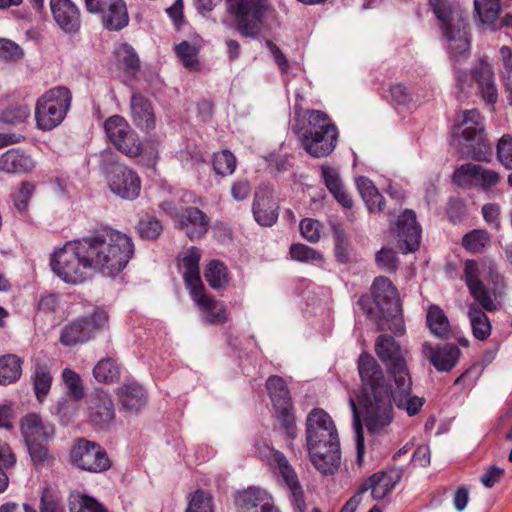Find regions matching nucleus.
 I'll list each match as a JSON object with an SVG mask.
<instances>
[{
  "mask_svg": "<svg viewBox=\"0 0 512 512\" xmlns=\"http://www.w3.org/2000/svg\"><path fill=\"white\" fill-rule=\"evenodd\" d=\"M357 368L361 381L357 400L369 432L379 433L390 425L393 420V402L409 416L420 412L424 399L411 395L410 374L394 380L395 388L392 389L372 355L362 353Z\"/></svg>",
  "mask_w": 512,
  "mask_h": 512,
  "instance_id": "nucleus-1",
  "label": "nucleus"
},
{
  "mask_svg": "<svg viewBox=\"0 0 512 512\" xmlns=\"http://www.w3.org/2000/svg\"><path fill=\"white\" fill-rule=\"evenodd\" d=\"M481 276L494 283H497L500 279L497 266L491 260L477 262L470 259L464 262L462 279L474 299V302L467 304L466 315L473 336L479 341H485L492 333V325L485 311L498 310V304L495 301L493 291L484 285Z\"/></svg>",
  "mask_w": 512,
  "mask_h": 512,
  "instance_id": "nucleus-2",
  "label": "nucleus"
},
{
  "mask_svg": "<svg viewBox=\"0 0 512 512\" xmlns=\"http://www.w3.org/2000/svg\"><path fill=\"white\" fill-rule=\"evenodd\" d=\"M93 271L107 276L121 272L134 253L131 238L114 229L105 228L81 238Z\"/></svg>",
  "mask_w": 512,
  "mask_h": 512,
  "instance_id": "nucleus-3",
  "label": "nucleus"
},
{
  "mask_svg": "<svg viewBox=\"0 0 512 512\" xmlns=\"http://www.w3.org/2000/svg\"><path fill=\"white\" fill-rule=\"evenodd\" d=\"M429 2L438 19L440 33L446 41L448 53L455 60L467 58L470 54L468 13L447 0H429Z\"/></svg>",
  "mask_w": 512,
  "mask_h": 512,
  "instance_id": "nucleus-4",
  "label": "nucleus"
},
{
  "mask_svg": "<svg viewBox=\"0 0 512 512\" xmlns=\"http://www.w3.org/2000/svg\"><path fill=\"white\" fill-rule=\"evenodd\" d=\"M306 123L298 131L303 149L314 158L329 156L336 148L338 129L329 116L319 110H309Z\"/></svg>",
  "mask_w": 512,
  "mask_h": 512,
  "instance_id": "nucleus-5",
  "label": "nucleus"
},
{
  "mask_svg": "<svg viewBox=\"0 0 512 512\" xmlns=\"http://www.w3.org/2000/svg\"><path fill=\"white\" fill-rule=\"evenodd\" d=\"M50 265L61 280L73 285L85 282L93 271L81 238L68 241L55 251Z\"/></svg>",
  "mask_w": 512,
  "mask_h": 512,
  "instance_id": "nucleus-6",
  "label": "nucleus"
},
{
  "mask_svg": "<svg viewBox=\"0 0 512 512\" xmlns=\"http://www.w3.org/2000/svg\"><path fill=\"white\" fill-rule=\"evenodd\" d=\"M71 100V93L65 87H55L44 93L35 107L37 127L44 131L57 127L64 120Z\"/></svg>",
  "mask_w": 512,
  "mask_h": 512,
  "instance_id": "nucleus-7",
  "label": "nucleus"
},
{
  "mask_svg": "<svg viewBox=\"0 0 512 512\" xmlns=\"http://www.w3.org/2000/svg\"><path fill=\"white\" fill-rule=\"evenodd\" d=\"M372 291L380 317L387 321H394L395 327L389 326L388 329L403 334L404 326L400 319L401 304L397 289L393 286L392 282L386 277H377L373 282Z\"/></svg>",
  "mask_w": 512,
  "mask_h": 512,
  "instance_id": "nucleus-8",
  "label": "nucleus"
},
{
  "mask_svg": "<svg viewBox=\"0 0 512 512\" xmlns=\"http://www.w3.org/2000/svg\"><path fill=\"white\" fill-rule=\"evenodd\" d=\"M458 130L464 145L469 149L468 153L471 158L476 161H487L483 117L479 111L472 109L463 112V118Z\"/></svg>",
  "mask_w": 512,
  "mask_h": 512,
  "instance_id": "nucleus-9",
  "label": "nucleus"
},
{
  "mask_svg": "<svg viewBox=\"0 0 512 512\" xmlns=\"http://www.w3.org/2000/svg\"><path fill=\"white\" fill-rule=\"evenodd\" d=\"M108 323L106 311L96 310L89 318H79L65 325L60 334L64 346L82 344L92 339Z\"/></svg>",
  "mask_w": 512,
  "mask_h": 512,
  "instance_id": "nucleus-10",
  "label": "nucleus"
},
{
  "mask_svg": "<svg viewBox=\"0 0 512 512\" xmlns=\"http://www.w3.org/2000/svg\"><path fill=\"white\" fill-rule=\"evenodd\" d=\"M334 440H339V436L330 415L323 409H313L306 419V447L310 448L316 457H319V443L328 441L331 446L335 447V444L331 442Z\"/></svg>",
  "mask_w": 512,
  "mask_h": 512,
  "instance_id": "nucleus-11",
  "label": "nucleus"
},
{
  "mask_svg": "<svg viewBox=\"0 0 512 512\" xmlns=\"http://www.w3.org/2000/svg\"><path fill=\"white\" fill-rule=\"evenodd\" d=\"M456 79L459 89L464 92L476 82L482 98L489 104L496 103L498 90L495 83L494 72L491 65L485 60H480L472 70L471 75L460 69H456Z\"/></svg>",
  "mask_w": 512,
  "mask_h": 512,
  "instance_id": "nucleus-12",
  "label": "nucleus"
},
{
  "mask_svg": "<svg viewBox=\"0 0 512 512\" xmlns=\"http://www.w3.org/2000/svg\"><path fill=\"white\" fill-rule=\"evenodd\" d=\"M104 130L109 141L128 157H137L142 152L138 135L128 122L119 115L109 117L104 122Z\"/></svg>",
  "mask_w": 512,
  "mask_h": 512,
  "instance_id": "nucleus-13",
  "label": "nucleus"
},
{
  "mask_svg": "<svg viewBox=\"0 0 512 512\" xmlns=\"http://www.w3.org/2000/svg\"><path fill=\"white\" fill-rule=\"evenodd\" d=\"M71 459L79 469L100 473L110 468L105 450L97 443L80 439L71 450Z\"/></svg>",
  "mask_w": 512,
  "mask_h": 512,
  "instance_id": "nucleus-14",
  "label": "nucleus"
},
{
  "mask_svg": "<svg viewBox=\"0 0 512 512\" xmlns=\"http://www.w3.org/2000/svg\"><path fill=\"white\" fill-rule=\"evenodd\" d=\"M107 185L111 193L123 199L133 201L141 192V180L131 168L118 164L107 174Z\"/></svg>",
  "mask_w": 512,
  "mask_h": 512,
  "instance_id": "nucleus-15",
  "label": "nucleus"
},
{
  "mask_svg": "<svg viewBox=\"0 0 512 512\" xmlns=\"http://www.w3.org/2000/svg\"><path fill=\"white\" fill-rule=\"evenodd\" d=\"M375 352L393 381L410 374L401 347L393 337L380 335L375 341Z\"/></svg>",
  "mask_w": 512,
  "mask_h": 512,
  "instance_id": "nucleus-16",
  "label": "nucleus"
},
{
  "mask_svg": "<svg viewBox=\"0 0 512 512\" xmlns=\"http://www.w3.org/2000/svg\"><path fill=\"white\" fill-rule=\"evenodd\" d=\"M266 388L273 402L275 409L284 417L283 425L290 438L296 436V426L292 416L289 414L291 398L284 380L279 376H271L266 382Z\"/></svg>",
  "mask_w": 512,
  "mask_h": 512,
  "instance_id": "nucleus-17",
  "label": "nucleus"
},
{
  "mask_svg": "<svg viewBox=\"0 0 512 512\" xmlns=\"http://www.w3.org/2000/svg\"><path fill=\"white\" fill-rule=\"evenodd\" d=\"M52 17L58 28L66 34H75L81 28V12L71 0H50Z\"/></svg>",
  "mask_w": 512,
  "mask_h": 512,
  "instance_id": "nucleus-18",
  "label": "nucleus"
},
{
  "mask_svg": "<svg viewBox=\"0 0 512 512\" xmlns=\"http://www.w3.org/2000/svg\"><path fill=\"white\" fill-rule=\"evenodd\" d=\"M190 296L197 304L205 323L221 325L228 321L227 309L224 303L206 294L204 287L194 290L190 293Z\"/></svg>",
  "mask_w": 512,
  "mask_h": 512,
  "instance_id": "nucleus-19",
  "label": "nucleus"
},
{
  "mask_svg": "<svg viewBox=\"0 0 512 512\" xmlns=\"http://www.w3.org/2000/svg\"><path fill=\"white\" fill-rule=\"evenodd\" d=\"M397 236L400 248L405 252L418 249L421 238V228L416 221L413 210H405L397 221Z\"/></svg>",
  "mask_w": 512,
  "mask_h": 512,
  "instance_id": "nucleus-20",
  "label": "nucleus"
},
{
  "mask_svg": "<svg viewBox=\"0 0 512 512\" xmlns=\"http://www.w3.org/2000/svg\"><path fill=\"white\" fill-rule=\"evenodd\" d=\"M272 460L277 464L279 474L290 491L295 507L300 512H304L306 507L304 492L294 468L290 465L285 455L279 451L273 453Z\"/></svg>",
  "mask_w": 512,
  "mask_h": 512,
  "instance_id": "nucleus-21",
  "label": "nucleus"
},
{
  "mask_svg": "<svg viewBox=\"0 0 512 512\" xmlns=\"http://www.w3.org/2000/svg\"><path fill=\"white\" fill-rule=\"evenodd\" d=\"M272 460L277 464L279 474L290 491L295 507L300 512H304L306 507L304 492L294 468L290 465L285 455L279 451L273 453Z\"/></svg>",
  "mask_w": 512,
  "mask_h": 512,
  "instance_id": "nucleus-22",
  "label": "nucleus"
},
{
  "mask_svg": "<svg viewBox=\"0 0 512 512\" xmlns=\"http://www.w3.org/2000/svg\"><path fill=\"white\" fill-rule=\"evenodd\" d=\"M422 354L437 371L448 372L456 366L460 349L453 344H445L442 347L434 348L429 342H425L422 345Z\"/></svg>",
  "mask_w": 512,
  "mask_h": 512,
  "instance_id": "nucleus-23",
  "label": "nucleus"
},
{
  "mask_svg": "<svg viewBox=\"0 0 512 512\" xmlns=\"http://www.w3.org/2000/svg\"><path fill=\"white\" fill-rule=\"evenodd\" d=\"M331 442L335 444V447L331 446V443H328V441L319 443V457H316L313 451L307 448L312 464L323 475H333L340 466V442L339 440Z\"/></svg>",
  "mask_w": 512,
  "mask_h": 512,
  "instance_id": "nucleus-24",
  "label": "nucleus"
},
{
  "mask_svg": "<svg viewBox=\"0 0 512 512\" xmlns=\"http://www.w3.org/2000/svg\"><path fill=\"white\" fill-rule=\"evenodd\" d=\"M401 479V470L390 469L389 471H380L373 474L360 487V492L365 493L371 490V496L374 500L383 499L390 493Z\"/></svg>",
  "mask_w": 512,
  "mask_h": 512,
  "instance_id": "nucleus-25",
  "label": "nucleus"
},
{
  "mask_svg": "<svg viewBox=\"0 0 512 512\" xmlns=\"http://www.w3.org/2000/svg\"><path fill=\"white\" fill-rule=\"evenodd\" d=\"M102 24L109 31H119L129 23V15L124 0H100Z\"/></svg>",
  "mask_w": 512,
  "mask_h": 512,
  "instance_id": "nucleus-26",
  "label": "nucleus"
},
{
  "mask_svg": "<svg viewBox=\"0 0 512 512\" xmlns=\"http://www.w3.org/2000/svg\"><path fill=\"white\" fill-rule=\"evenodd\" d=\"M200 258V250L196 247H190L179 258V268L189 293L204 287L200 278Z\"/></svg>",
  "mask_w": 512,
  "mask_h": 512,
  "instance_id": "nucleus-27",
  "label": "nucleus"
},
{
  "mask_svg": "<svg viewBox=\"0 0 512 512\" xmlns=\"http://www.w3.org/2000/svg\"><path fill=\"white\" fill-rule=\"evenodd\" d=\"M21 433L25 443L47 442L54 435V426L31 413L21 420Z\"/></svg>",
  "mask_w": 512,
  "mask_h": 512,
  "instance_id": "nucleus-28",
  "label": "nucleus"
},
{
  "mask_svg": "<svg viewBox=\"0 0 512 512\" xmlns=\"http://www.w3.org/2000/svg\"><path fill=\"white\" fill-rule=\"evenodd\" d=\"M88 414L90 420L97 425L109 424L114 419V405L107 393L96 391L89 398Z\"/></svg>",
  "mask_w": 512,
  "mask_h": 512,
  "instance_id": "nucleus-29",
  "label": "nucleus"
},
{
  "mask_svg": "<svg viewBox=\"0 0 512 512\" xmlns=\"http://www.w3.org/2000/svg\"><path fill=\"white\" fill-rule=\"evenodd\" d=\"M179 227L190 239L202 237L208 230L209 219L196 207L185 208L178 219Z\"/></svg>",
  "mask_w": 512,
  "mask_h": 512,
  "instance_id": "nucleus-30",
  "label": "nucleus"
},
{
  "mask_svg": "<svg viewBox=\"0 0 512 512\" xmlns=\"http://www.w3.org/2000/svg\"><path fill=\"white\" fill-rule=\"evenodd\" d=\"M35 168L32 157L20 149H9L0 155V172L27 173Z\"/></svg>",
  "mask_w": 512,
  "mask_h": 512,
  "instance_id": "nucleus-31",
  "label": "nucleus"
},
{
  "mask_svg": "<svg viewBox=\"0 0 512 512\" xmlns=\"http://www.w3.org/2000/svg\"><path fill=\"white\" fill-rule=\"evenodd\" d=\"M134 124L142 130L155 128L156 119L151 103L141 94H133L130 102Z\"/></svg>",
  "mask_w": 512,
  "mask_h": 512,
  "instance_id": "nucleus-32",
  "label": "nucleus"
},
{
  "mask_svg": "<svg viewBox=\"0 0 512 512\" xmlns=\"http://www.w3.org/2000/svg\"><path fill=\"white\" fill-rule=\"evenodd\" d=\"M117 395L122 408L129 413H138L147 402L144 389L136 383L123 384Z\"/></svg>",
  "mask_w": 512,
  "mask_h": 512,
  "instance_id": "nucleus-33",
  "label": "nucleus"
},
{
  "mask_svg": "<svg viewBox=\"0 0 512 512\" xmlns=\"http://www.w3.org/2000/svg\"><path fill=\"white\" fill-rule=\"evenodd\" d=\"M356 185L368 210L372 213H381L384 209V197L373 182L367 177L361 176L357 178Z\"/></svg>",
  "mask_w": 512,
  "mask_h": 512,
  "instance_id": "nucleus-34",
  "label": "nucleus"
},
{
  "mask_svg": "<svg viewBox=\"0 0 512 512\" xmlns=\"http://www.w3.org/2000/svg\"><path fill=\"white\" fill-rule=\"evenodd\" d=\"M325 184L334 198L345 208H351L353 201L344 190L338 171L328 165L322 166Z\"/></svg>",
  "mask_w": 512,
  "mask_h": 512,
  "instance_id": "nucleus-35",
  "label": "nucleus"
},
{
  "mask_svg": "<svg viewBox=\"0 0 512 512\" xmlns=\"http://www.w3.org/2000/svg\"><path fill=\"white\" fill-rule=\"evenodd\" d=\"M253 213L255 220L262 226H272L278 218L276 203L264 196H256Z\"/></svg>",
  "mask_w": 512,
  "mask_h": 512,
  "instance_id": "nucleus-36",
  "label": "nucleus"
},
{
  "mask_svg": "<svg viewBox=\"0 0 512 512\" xmlns=\"http://www.w3.org/2000/svg\"><path fill=\"white\" fill-rule=\"evenodd\" d=\"M430 332L438 338H447L450 333V323L444 311L437 305H431L426 316Z\"/></svg>",
  "mask_w": 512,
  "mask_h": 512,
  "instance_id": "nucleus-37",
  "label": "nucleus"
},
{
  "mask_svg": "<svg viewBox=\"0 0 512 512\" xmlns=\"http://www.w3.org/2000/svg\"><path fill=\"white\" fill-rule=\"evenodd\" d=\"M22 374V361L13 354L0 356V384L16 382Z\"/></svg>",
  "mask_w": 512,
  "mask_h": 512,
  "instance_id": "nucleus-38",
  "label": "nucleus"
},
{
  "mask_svg": "<svg viewBox=\"0 0 512 512\" xmlns=\"http://www.w3.org/2000/svg\"><path fill=\"white\" fill-rule=\"evenodd\" d=\"M237 505L242 512L260 509L263 503H271L268 493L260 488H248L240 492L236 498Z\"/></svg>",
  "mask_w": 512,
  "mask_h": 512,
  "instance_id": "nucleus-39",
  "label": "nucleus"
},
{
  "mask_svg": "<svg viewBox=\"0 0 512 512\" xmlns=\"http://www.w3.org/2000/svg\"><path fill=\"white\" fill-rule=\"evenodd\" d=\"M204 276L213 289H223L229 283L227 267L218 260H213L207 265Z\"/></svg>",
  "mask_w": 512,
  "mask_h": 512,
  "instance_id": "nucleus-40",
  "label": "nucleus"
},
{
  "mask_svg": "<svg viewBox=\"0 0 512 512\" xmlns=\"http://www.w3.org/2000/svg\"><path fill=\"white\" fill-rule=\"evenodd\" d=\"M81 400L64 395L57 401L54 407V414L61 423L68 424L78 415Z\"/></svg>",
  "mask_w": 512,
  "mask_h": 512,
  "instance_id": "nucleus-41",
  "label": "nucleus"
},
{
  "mask_svg": "<svg viewBox=\"0 0 512 512\" xmlns=\"http://www.w3.org/2000/svg\"><path fill=\"white\" fill-rule=\"evenodd\" d=\"M491 244L487 231L475 229L465 234L462 239L463 247L471 253H481Z\"/></svg>",
  "mask_w": 512,
  "mask_h": 512,
  "instance_id": "nucleus-42",
  "label": "nucleus"
},
{
  "mask_svg": "<svg viewBox=\"0 0 512 512\" xmlns=\"http://www.w3.org/2000/svg\"><path fill=\"white\" fill-rule=\"evenodd\" d=\"M95 379L103 383H113L120 377V369L110 358L100 360L93 369Z\"/></svg>",
  "mask_w": 512,
  "mask_h": 512,
  "instance_id": "nucleus-43",
  "label": "nucleus"
},
{
  "mask_svg": "<svg viewBox=\"0 0 512 512\" xmlns=\"http://www.w3.org/2000/svg\"><path fill=\"white\" fill-rule=\"evenodd\" d=\"M475 10L484 24H493L499 16L500 0H474Z\"/></svg>",
  "mask_w": 512,
  "mask_h": 512,
  "instance_id": "nucleus-44",
  "label": "nucleus"
},
{
  "mask_svg": "<svg viewBox=\"0 0 512 512\" xmlns=\"http://www.w3.org/2000/svg\"><path fill=\"white\" fill-rule=\"evenodd\" d=\"M70 512H107L106 509L93 497L84 494L70 496Z\"/></svg>",
  "mask_w": 512,
  "mask_h": 512,
  "instance_id": "nucleus-45",
  "label": "nucleus"
},
{
  "mask_svg": "<svg viewBox=\"0 0 512 512\" xmlns=\"http://www.w3.org/2000/svg\"><path fill=\"white\" fill-rule=\"evenodd\" d=\"M479 165L467 163L461 165L453 173V182L460 187L476 186Z\"/></svg>",
  "mask_w": 512,
  "mask_h": 512,
  "instance_id": "nucleus-46",
  "label": "nucleus"
},
{
  "mask_svg": "<svg viewBox=\"0 0 512 512\" xmlns=\"http://www.w3.org/2000/svg\"><path fill=\"white\" fill-rule=\"evenodd\" d=\"M236 164V157L229 150H222L213 156V169L218 175H231L236 169Z\"/></svg>",
  "mask_w": 512,
  "mask_h": 512,
  "instance_id": "nucleus-47",
  "label": "nucleus"
},
{
  "mask_svg": "<svg viewBox=\"0 0 512 512\" xmlns=\"http://www.w3.org/2000/svg\"><path fill=\"white\" fill-rule=\"evenodd\" d=\"M175 51L187 69L191 71L198 69V48L195 45L183 41L175 47Z\"/></svg>",
  "mask_w": 512,
  "mask_h": 512,
  "instance_id": "nucleus-48",
  "label": "nucleus"
},
{
  "mask_svg": "<svg viewBox=\"0 0 512 512\" xmlns=\"http://www.w3.org/2000/svg\"><path fill=\"white\" fill-rule=\"evenodd\" d=\"M62 379L66 387V396L83 399L85 392L78 373L70 368L62 371Z\"/></svg>",
  "mask_w": 512,
  "mask_h": 512,
  "instance_id": "nucleus-49",
  "label": "nucleus"
},
{
  "mask_svg": "<svg viewBox=\"0 0 512 512\" xmlns=\"http://www.w3.org/2000/svg\"><path fill=\"white\" fill-rule=\"evenodd\" d=\"M15 461L10 447L6 443L0 442V493L8 487L7 470L15 464Z\"/></svg>",
  "mask_w": 512,
  "mask_h": 512,
  "instance_id": "nucleus-50",
  "label": "nucleus"
},
{
  "mask_svg": "<svg viewBox=\"0 0 512 512\" xmlns=\"http://www.w3.org/2000/svg\"><path fill=\"white\" fill-rule=\"evenodd\" d=\"M30 107L26 104H19L4 110L0 115V123L16 125L24 122L30 115Z\"/></svg>",
  "mask_w": 512,
  "mask_h": 512,
  "instance_id": "nucleus-51",
  "label": "nucleus"
},
{
  "mask_svg": "<svg viewBox=\"0 0 512 512\" xmlns=\"http://www.w3.org/2000/svg\"><path fill=\"white\" fill-rule=\"evenodd\" d=\"M33 379L36 397L42 402L51 388L52 377L45 367L38 366Z\"/></svg>",
  "mask_w": 512,
  "mask_h": 512,
  "instance_id": "nucleus-52",
  "label": "nucleus"
},
{
  "mask_svg": "<svg viewBox=\"0 0 512 512\" xmlns=\"http://www.w3.org/2000/svg\"><path fill=\"white\" fill-rule=\"evenodd\" d=\"M349 405H350L352 413H353V428H354V433H355L357 458H358V461L361 462L362 457L365 452L363 428H362L357 404L352 397L349 399Z\"/></svg>",
  "mask_w": 512,
  "mask_h": 512,
  "instance_id": "nucleus-53",
  "label": "nucleus"
},
{
  "mask_svg": "<svg viewBox=\"0 0 512 512\" xmlns=\"http://www.w3.org/2000/svg\"><path fill=\"white\" fill-rule=\"evenodd\" d=\"M289 252L291 258L299 262L321 261L323 259L320 252L301 243L292 244Z\"/></svg>",
  "mask_w": 512,
  "mask_h": 512,
  "instance_id": "nucleus-54",
  "label": "nucleus"
},
{
  "mask_svg": "<svg viewBox=\"0 0 512 512\" xmlns=\"http://www.w3.org/2000/svg\"><path fill=\"white\" fill-rule=\"evenodd\" d=\"M186 512H213L212 496L202 490L196 491L190 499Z\"/></svg>",
  "mask_w": 512,
  "mask_h": 512,
  "instance_id": "nucleus-55",
  "label": "nucleus"
},
{
  "mask_svg": "<svg viewBox=\"0 0 512 512\" xmlns=\"http://www.w3.org/2000/svg\"><path fill=\"white\" fill-rule=\"evenodd\" d=\"M497 159L509 170H512V136L504 134L497 143Z\"/></svg>",
  "mask_w": 512,
  "mask_h": 512,
  "instance_id": "nucleus-56",
  "label": "nucleus"
},
{
  "mask_svg": "<svg viewBox=\"0 0 512 512\" xmlns=\"http://www.w3.org/2000/svg\"><path fill=\"white\" fill-rule=\"evenodd\" d=\"M300 232L303 238L310 243H317L321 238L322 224L312 218H304L300 222Z\"/></svg>",
  "mask_w": 512,
  "mask_h": 512,
  "instance_id": "nucleus-57",
  "label": "nucleus"
},
{
  "mask_svg": "<svg viewBox=\"0 0 512 512\" xmlns=\"http://www.w3.org/2000/svg\"><path fill=\"white\" fill-rule=\"evenodd\" d=\"M34 186L29 182H24L14 195L15 208L23 213L27 210L30 198L33 194Z\"/></svg>",
  "mask_w": 512,
  "mask_h": 512,
  "instance_id": "nucleus-58",
  "label": "nucleus"
},
{
  "mask_svg": "<svg viewBox=\"0 0 512 512\" xmlns=\"http://www.w3.org/2000/svg\"><path fill=\"white\" fill-rule=\"evenodd\" d=\"M500 178V174L497 171L486 169L479 165L476 186L481 187L483 190H489L499 183Z\"/></svg>",
  "mask_w": 512,
  "mask_h": 512,
  "instance_id": "nucleus-59",
  "label": "nucleus"
},
{
  "mask_svg": "<svg viewBox=\"0 0 512 512\" xmlns=\"http://www.w3.org/2000/svg\"><path fill=\"white\" fill-rule=\"evenodd\" d=\"M138 231L143 238L155 239L160 235L162 225L159 220L155 218H146L139 222Z\"/></svg>",
  "mask_w": 512,
  "mask_h": 512,
  "instance_id": "nucleus-60",
  "label": "nucleus"
},
{
  "mask_svg": "<svg viewBox=\"0 0 512 512\" xmlns=\"http://www.w3.org/2000/svg\"><path fill=\"white\" fill-rule=\"evenodd\" d=\"M0 59L18 61L24 56L23 49L15 42L4 38L0 46Z\"/></svg>",
  "mask_w": 512,
  "mask_h": 512,
  "instance_id": "nucleus-61",
  "label": "nucleus"
},
{
  "mask_svg": "<svg viewBox=\"0 0 512 512\" xmlns=\"http://www.w3.org/2000/svg\"><path fill=\"white\" fill-rule=\"evenodd\" d=\"M26 446L34 465L40 466L50 462L51 458L44 442L28 443Z\"/></svg>",
  "mask_w": 512,
  "mask_h": 512,
  "instance_id": "nucleus-62",
  "label": "nucleus"
},
{
  "mask_svg": "<svg viewBox=\"0 0 512 512\" xmlns=\"http://www.w3.org/2000/svg\"><path fill=\"white\" fill-rule=\"evenodd\" d=\"M117 56L119 61L122 62L127 69L135 70L138 68L139 59L131 46L127 44L121 45L117 50Z\"/></svg>",
  "mask_w": 512,
  "mask_h": 512,
  "instance_id": "nucleus-63",
  "label": "nucleus"
},
{
  "mask_svg": "<svg viewBox=\"0 0 512 512\" xmlns=\"http://www.w3.org/2000/svg\"><path fill=\"white\" fill-rule=\"evenodd\" d=\"M378 266L385 271H395L397 268V257L392 249L382 248L376 255Z\"/></svg>",
  "mask_w": 512,
  "mask_h": 512,
  "instance_id": "nucleus-64",
  "label": "nucleus"
}]
</instances>
